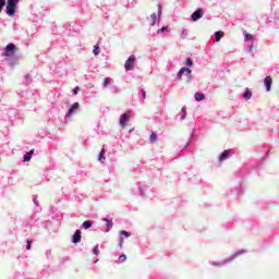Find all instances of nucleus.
Wrapping results in <instances>:
<instances>
[{
  "label": "nucleus",
  "mask_w": 279,
  "mask_h": 279,
  "mask_svg": "<svg viewBox=\"0 0 279 279\" xmlns=\"http://www.w3.org/2000/svg\"><path fill=\"white\" fill-rule=\"evenodd\" d=\"M20 3V0H7L5 13L10 17L15 15L16 5Z\"/></svg>",
  "instance_id": "obj_1"
},
{
  "label": "nucleus",
  "mask_w": 279,
  "mask_h": 279,
  "mask_svg": "<svg viewBox=\"0 0 279 279\" xmlns=\"http://www.w3.org/2000/svg\"><path fill=\"white\" fill-rule=\"evenodd\" d=\"M245 253H246L245 250L238 251V252L233 253V255H231L230 258H228V259H226L223 262H220V263L211 262V265H214L216 267L227 265L229 263H232L234 260V258H236L238 256H241V255H243Z\"/></svg>",
  "instance_id": "obj_2"
},
{
  "label": "nucleus",
  "mask_w": 279,
  "mask_h": 279,
  "mask_svg": "<svg viewBox=\"0 0 279 279\" xmlns=\"http://www.w3.org/2000/svg\"><path fill=\"white\" fill-rule=\"evenodd\" d=\"M80 109V104L75 102L72 106H70L68 113H65L64 120L70 121L72 116L76 113Z\"/></svg>",
  "instance_id": "obj_3"
},
{
  "label": "nucleus",
  "mask_w": 279,
  "mask_h": 279,
  "mask_svg": "<svg viewBox=\"0 0 279 279\" xmlns=\"http://www.w3.org/2000/svg\"><path fill=\"white\" fill-rule=\"evenodd\" d=\"M15 49H16L15 44H9L4 48V53L2 54L7 58H12L13 56H15Z\"/></svg>",
  "instance_id": "obj_4"
},
{
  "label": "nucleus",
  "mask_w": 279,
  "mask_h": 279,
  "mask_svg": "<svg viewBox=\"0 0 279 279\" xmlns=\"http://www.w3.org/2000/svg\"><path fill=\"white\" fill-rule=\"evenodd\" d=\"M134 63H135V56L132 54L129 57V59L124 63V69L126 70V72H130L132 70V66H134Z\"/></svg>",
  "instance_id": "obj_5"
},
{
  "label": "nucleus",
  "mask_w": 279,
  "mask_h": 279,
  "mask_svg": "<svg viewBox=\"0 0 279 279\" xmlns=\"http://www.w3.org/2000/svg\"><path fill=\"white\" fill-rule=\"evenodd\" d=\"M204 14L205 12H203V9H196V11L192 13L191 20L197 22L199 19L203 17Z\"/></svg>",
  "instance_id": "obj_6"
},
{
  "label": "nucleus",
  "mask_w": 279,
  "mask_h": 279,
  "mask_svg": "<svg viewBox=\"0 0 279 279\" xmlns=\"http://www.w3.org/2000/svg\"><path fill=\"white\" fill-rule=\"evenodd\" d=\"M264 86L266 87V92L269 93L270 89L272 88V77L267 75L264 78Z\"/></svg>",
  "instance_id": "obj_7"
},
{
  "label": "nucleus",
  "mask_w": 279,
  "mask_h": 279,
  "mask_svg": "<svg viewBox=\"0 0 279 279\" xmlns=\"http://www.w3.org/2000/svg\"><path fill=\"white\" fill-rule=\"evenodd\" d=\"M230 157H231V151L230 150H223L222 153H220V155L218 157V161L222 162L225 160H229Z\"/></svg>",
  "instance_id": "obj_8"
},
{
  "label": "nucleus",
  "mask_w": 279,
  "mask_h": 279,
  "mask_svg": "<svg viewBox=\"0 0 279 279\" xmlns=\"http://www.w3.org/2000/svg\"><path fill=\"white\" fill-rule=\"evenodd\" d=\"M136 186H137V191L133 190V194L143 196L144 195V189L146 187V185L142 182H137Z\"/></svg>",
  "instance_id": "obj_9"
},
{
  "label": "nucleus",
  "mask_w": 279,
  "mask_h": 279,
  "mask_svg": "<svg viewBox=\"0 0 279 279\" xmlns=\"http://www.w3.org/2000/svg\"><path fill=\"white\" fill-rule=\"evenodd\" d=\"M130 120V112L123 113L120 116V126H126V122Z\"/></svg>",
  "instance_id": "obj_10"
},
{
  "label": "nucleus",
  "mask_w": 279,
  "mask_h": 279,
  "mask_svg": "<svg viewBox=\"0 0 279 279\" xmlns=\"http://www.w3.org/2000/svg\"><path fill=\"white\" fill-rule=\"evenodd\" d=\"M81 242V231L76 230L75 234L72 235V243L78 244Z\"/></svg>",
  "instance_id": "obj_11"
},
{
  "label": "nucleus",
  "mask_w": 279,
  "mask_h": 279,
  "mask_svg": "<svg viewBox=\"0 0 279 279\" xmlns=\"http://www.w3.org/2000/svg\"><path fill=\"white\" fill-rule=\"evenodd\" d=\"M101 221L107 222V232H110V230H112V218L105 217L101 218Z\"/></svg>",
  "instance_id": "obj_12"
},
{
  "label": "nucleus",
  "mask_w": 279,
  "mask_h": 279,
  "mask_svg": "<svg viewBox=\"0 0 279 279\" xmlns=\"http://www.w3.org/2000/svg\"><path fill=\"white\" fill-rule=\"evenodd\" d=\"M194 98H195V101H203V100H205V98H206V96H205V94H203V93H195L194 94Z\"/></svg>",
  "instance_id": "obj_13"
},
{
  "label": "nucleus",
  "mask_w": 279,
  "mask_h": 279,
  "mask_svg": "<svg viewBox=\"0 0 279 279\" xmlns=\"http://www.w3.org/2000/svg\"><path fill=\"white\" fill-rule=\"evenodd\" d=\"M35 153V150H29L28 153H25L24 155V162H28L32 160V156Z\"/></svg>",
  "instance_id": "obj_14"
},
{
  "label": "nucleus",
  "mask_w": 279,
  "mask_h": 279,
  "mask_svg": "<svg viewBox=\"0 0 279 279\" xmlns=\"http://www.w3.org/2000/svg\"><path fill=\"white\" fill-rule=\"evenodd\" d=\"M193 81V71L190 69L186 71V82L191 83Z\"/></svg>",
  "instance_id": "obj_15"
},
{
  "label": "nucleus",
  "mask_w": 279,
  "mask_h": 279,
  "mask_svg": "<svg viewBox=\"0 0 279 279\" xmlns=\"http://www.w3.org/2000/svg\"><path fill=\"white\" fill-rule=\"evenodd\" d=\"M223 37V33L221 31L215 33L216 43H219Z\"/></svg>",
  "instance_id": "obj_16"
},
{
  "label": "nucleus",
  "mask_w": 279,
  "mask_h": 279,
  "mask_svg": "<svg viewBox=\"0 0 279 279\" xmlns=\"http://www.w3.org/2000/svg\"><path fill=\"white\" fill-rule=\"evenodd\" d=\"M190 68L183 66L182 69L179 70V73L177 74L178 77H182L183 73H187Z\"/></svg>",
  "instance_id": "obj_17"
},
{
  "label": "nucleus",
  "mask_w": 279,
  "mask_h": 279,
  "mask_svg": "<svg viewBox=\"0 0 279 279\" xmlns=\"http://www.w3.org/2000/svg\"><path fill=\"white\" fill-rule=\"evenodd\" d=\"M253 97V94L250 90L244 92L243 98L250 100Z\"/></svg>",
  "instance_id": "obj_18"
},
{
  "label": "nucleus",
  "mask_w": 279,
  "mask_h": 279,
  "mask_svg": "<svg viewBox=\"0 0 279 279\" xmlns=\"http://www.w3.org/2000/svg\"><path fill=\"white\" fill-rule=\"evenodd\" d=\"M106 149L101 148V151L99 153V161L102 162V160H106Z\"/></svg>",
  "instance_id": "obj_19"
},
{
  "label": "nucleus",
  "mask_w": 279,
  "mask_h": 279,
  "mask_svg": "<svg viewBox=\"0 0 279 279\" xmlns=\"http://www.w3.org/2000/svg\"><path fill=\"white\" fill-rule=\"evenodd\" d=\"M92 226H93L92 221H84V222H83V228H84V230L90 229Z\"/></svg>",
  "instance_id": "obj_20"
},
{
  "label": "nucleus",
  "mask_w": 279,
  "mask_h": 279,
  "mask_svg": "<svg viewBox=\"0 0 279 279\" xmlns=\"http://www.w3.org/2000/svg\"><path fill=\"white\" fill-rule=\"evenodd\" d=\"M24 84H25V85L32 84V76H31L29 74L25 75Z\"/></svg>",
  "instance_id": "obj_21"
},
{
  "label": "nucleus",
  "mask_w": 279,
  "mask_h": 279,
  "mask_svg": "<svg viewBox=\"0 0 279 279\" xmlns=\"http://www.w3.org/2000/svg\"><path fill=\"white\" fill-rule=\"evenodd\" d=\"M156 141H158V135H156L155 133H151V134H150V143H151V144H155Z\"/></svg>",
  "instance_id": "obj_22"
},
{
  "label": "nucleus",
  "mask_w": 279,
  "mask_h": 279,
  "mask_svg": "<svg viewBox=\"0 0 279 279\" xmlns=\"http://www.w3.org/2000/svg\"><path fill=\"white\" fill-rule=\"evenodd\" d=\"M93 254H94V256H99L100 251H99V246L98 245L93 247Z\"/></svg>",
  "instance_id": "obj_23"
},
{
  "label": "nucleus",
  "mask_w": 279,
  "mask_h": 279,
  "mask_svg": "<svg viewBox=\"0 0 279 279\" xmlns=\"http://www.w3.org/2000/svg\"><path fill=\"white\" fill-rule=\"evenodd\" d=\"M124 262H126V255L122 254L119 256V260H117V263L122 264Z\"/></svg>",
  "instance_id": "obj_24"
},
{
  "label": "nucleus",
  "mask_w": 279,
  "mask_h": 279,
  "mask_svg": "<svg viewBox=\"0 0 279 279\" xmlns=\"http://www.w3.org/2000/svg\"><path fill=\"white\" fill-rule=\"evenodd\" d=\"M253 40V35L244 33V41Z\"/></svg>",
  "instance_id": "obj_25"
},
{
  "label": "nucleus",
  "mask_w": 279,
  "mask_h": 279,
  "mask_svg": "<svg viewBox=\"0 0 279 279\" xmlns=\"http://www.w3.org/2000/svg\"><path fill=\"white\" fill-rule=\"evenodd\" d=\"M167 31H169V26H162V28L157 29V34L166 33Z\"/></svg>",
  "instance_id": "obj_26"
},
{
  "label": "nucleus",
  "mask_w": 279,
  "mask_h": 279,
  "mask_svg": "<svg viewBox=\"0 0 279 279\" xmlns=\"http://www.w3.org/2000/svg\"><path fill=\"white\" fill-rule=\"evenodd\" d=\"M111 78L107 77L104 80V87L107 88L110 85Z\"/></svg>",
  "instance_id": "obj_27"
},
{
  "label": "nucleus",
  "mask_w": 279,
  "mask_h": 279,
  "mask_svg": "<svg viewBox=\"0 0 279 279\" xmlns=\"http://www.w3.org/2000/svg\"><path fill=\"white\" fill-rule=\"evenodd\" d=\"M181 112H182V117H181L180 119H182V121H184L185 118H186V108L183 107L182 110H181Z\"/></svg>",
  "instance_id": "obj_28"
},
{
  "label": "nucleus",
  "mask_w": 279,
  "mask_h": 279,
  "mask_svg": "<svg viewBox=\"0 0 279 279\" xmlns=\"http://www.w3.org/2000/svg\"><path fill=\"white\" fill-rule=\"evenodd\" d=\"M120 235H124V236H126V239H130L131 233L128 232V231L121 230V231H120Z\"/></svg>",
  "instance_id": "obj_29"
},
{
  "label": "nucleus",
  "mask_w": 279,
  "mask_h": 279,
  "mask_svg": "<svg viewBox=\"0 0 279 279\" xmlns=\"http://www.w3.org/2000/svg\"><path fill=\"white\" fill-rule=\"evenodd\" d=\"M150 19H151V26H155V23H156V20H157V16H156V13H153L151 15H150Z\"/></svg>",
  "instance_id": "obj_30"
},
{
  "label": "nucleus",
  "mask_w": 279,
  "mask_h": 279,
  "mask_svg": "<svg viewBox=\"0 0 279 279\" xmlns=\"http://www.w3.org/2000/svg\"><path fill=\"white\" fill-rule=\"evenodd\" d=\"M93 53H94V56H99V47L98 46H94Z\"/></svg>",
  "instance_id": "obj_31"
},
{
  "label": "nucleus",
  "mask_w": 279,
  "mask_h": 279,
  "mask_svg": "<svg viewBox=\"0 0 279 279\" xmlns=\"http://www.w3.org/2000/svg\"><path fill=\"white\" fill-rule=\"evenodd\" d=\"M4 7H5V0H0V13L3 11Z\"/></svg>",
  "instance_id": "obj_32"
},
{
  "label": "nucleus",
  "mask_w": 279,
  "mask_h": 279,
  "mask_svg": "<svg viewBox=\"0 0 279 279\" xmlns=\"http://www.w3.org/2000/svg\"><path fill=\"white\" fill-rule=\"evenodd\" d=\"M186 66L192 68L193 66V60L192 59H186Z\"/></svg>",
  "instance_id": "obj_33"
},
{
  "label": "nucleus",
  "mask_w": 279,
  "mask_h": 279,
  "mask_svg": "<svg viewBox=\"0 0 279 279\" xmlns=\"http://www.w3.org/2000/svg\"><path fill=\"white\" fill-rule=\"evenodd\" d=\"M140 94L143 100L146 99V92L143 88L140 89Z\"/></svg>",
  "instance_id": "obj_34"
},
{
  "label": "nucleus",
  "mask_w": 279,
  "mask_h": 279,
  "mask_svg": "<svg viewBox=\"0 0 279 279\" xmlns=\"http://www.w3.org/2000/svg\"><path fill=\"white\" fill-rule=\"evenodd\" d=\"M26 250H32V242L29 240H26Z\"/></svg>",
  "instance_id": "obj_35"
},
{
  "label": "nucleus",
  "mask_w": 279,
  "mask_h": 279,
  "mask_svg": "<svg viewBox=\"0 0 279 279\" xmlns=\"http://www.w3.org/2000/svg\"><path fill=\"white\" fill-rule=\"evenodd\" d=\"M119 247L120 248L123 247V238L122 236L119 238Z\"/></svg>",
  "instance_id": "obj_36"
},
{
  "label": "nucleus",
  "mask_w": 279,
  "mask_h": 279,
  "mask_svg": "<svg viewBox=\"0 0 279 279\" xmlns=\"http://www.w3.org/2000/svg\"><path fill=\"white\" fill-rule=\"evenodd\" d=\"M186 36H187V29H183L182 31V38H186Z\"/></svg>",
  "instance_id": "obj_37"
},
{
  "label": "nucleus",
  "mask_w": 279,
  "mask_h": 279,
  "mask_svg": "<svg viewBox=\"0 0 279 279\" xmlns=\"http://www.w3.org/2000/svg\"><path fill=\"white\" fill-rule=\"evenodd\" d=\"M78 92H80V87H75V88L73 89V95H78Z\"/></svg>",
  "instance_id": "obj_38"
},
{
  "label": "nucleus",
  "mask_w": 279,
  "mask_h": 279,
  "mask_svg": "<svg viewBox=\"0 0 279 279\" xmlns=\"http://www.w3.org/2000/svg\"><path fill=\"white\" fill-rule=\"evenodd\" d=\"M157 13H158V14H161V13H162V7H161V5L158 7Z\"/></svg>",
  "instance_id": "obj_39"
},
{
  "label": "nucleus",
  "mask_w": 279,
  "mask_h": 279,
  "mask_svg": "<svg viewBox=\"0 0 279 279\" xmlns=\"http://www.w3.org/2000/svg\"><path fill=\"white\" fill-rule=\"evenodd\" d=\"M250 52H253V44H251L250 48H248Z\"/></svg>",
  "instance_id": "obj_40"
},
{
  "label": "nucleus",
  "mask_w": 279,
  "mask_h": 279,
  "mask_svg": "<svg viewBox=\"0 0 279 279\" xmlns=\"http://www.w3.org/2000/svg\"><path fill=\"white\" fill-rule=\"evenodd\" d=\"M33 202H34V204H36V206H37V198H34Z\"/></svg>",
  "instance_id": "obj_41"
}]
</instances>
